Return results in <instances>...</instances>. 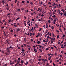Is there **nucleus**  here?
I'll return each instance as SVG.
<instances>
[{
	"mask_svg": "<svg viewBox=\"0 0 66 66\" xmlns=\"http://www.w3.org/2000/svg\"><path fill=\"white\" fill-rule=\"evenodd\" d=\"M30 22V20H28V22H27V23H29Z\"/></svg>",
	"mask_w": 66,
	"mask_h": 66,
	"instance_id": "nucleus-56",
	"label": "nucleus"
},
{
	"mask_svg": "<svg viewBox=\"0 0 66 66\" xmlns=\"http://www.w3.org/2000/svg\"><path fill=\"white\" fill-rule=\"evenodd\" d=\"M53 66H55V64L54 63H53Z\"/></svg>",
	"mask_w": 66,
	"mask_h": 66,
	"instance_id": "nucleus-63",
	"label": "nucleus"
},
{
	"mask_svg": "<svg viewBox=\"0 0 66 66\" xmlns=\"http://www.w3.org/2000/svg\"><path fill=\"white\" fill-rule=\"evenodd\" d=\"M32 21H34V19H32Z\"/></svg>",
	"mask_w": 66,
	"mask_h": 66,
	"instance_id": "nucleus-55",
	"label": "nucleus"
},
{
	"mask_svg": "<svg viewBox=\"0 0 66 66\" xmlns=\"http://www.w3.org/2000/svg\"><path fill=\"white\" fill-rule=\"evenodd\" d=\"M56 17V16H55V15H53L52 16V18H53V17Z\"/></svg>",
	"mask_w": 66,
	"mask_h": 66,
	"instance_id": "nucleus-20",
	"label": "nucleus"
},
{
	"mask_svg": "<svg viewBox=\"0 0 66 66\" xmlns=\"http://www.w3.org/2000/svg\"><path fill=\"white\" fill-rule=\"evenodd\" d=\"M6 22H5V23H4V24H5V26H6Z\"/></svg>",
	"mask_w": 66,
	"mask_h": 66,
	"instance_id": "nucleus-42",
	"label": "nucleus"
},
{
	"mask_svg": "<svg viewBox=\"0 0 66 66\" xmlns=\"http://www.w3.org/2000/svg\"><path fill=\"white\" fill-rule=\"evenodd\" d=\"M51 28H52V29L53 30L54 28V27H53V26H52V27Z\"/></svg>",
	"mask_w": 66,
	"mask_h": 66,
	"instance_id": "nucleus-36",
	"label": "nucleus"
},
{
	"mask_svg": "<svg viewBox=\"0 0 66 66\" xmlns=\"http://www.w3.org/2000/svg\"><path fill=\"white\" fill-rule=\"evenodd\" d=\"M14 37H16V36H17V35L16 34L14 35Z\"/></svg>",
	"mask_w": 66,
	"mask_h": 66,
	"instance_id": "nucleus-35",
	"label": "nucleus"
},
{
	"mask_svg": "<svg viewBox=\"0 0 66 66\" xmlns=\"http://www.w3.org/2000/svg\"><path fill=\"white\" fill-rule=\"evenodd\" d=\"M23 62L24 61L23 60H22L21 62V64H23Z\"/></svg>",
	"mask_w": 66,
	"mask_h": 66,
	"instance_id": "nucleus-9",
	"label": "nucleus"
},
{
	"mask_svg": "<svg viewBox=\"0 0 66 66\" xmlns=\"http://www.w3.org/2000/svg\"><path fill=\"white\" fill-rule=\"evenodd\" d=\"M42 60L43 61V63H44V64H45L46 63V61H45V60H44V59H42Z\"/></svg>",
	"mask_w": 66,
	"mask_h": 66,
	"instance_id": "nucleus-2",
	"label": "nucleus"
},
{
	"mask_svg": "<svg viewBox=\"0 0 66 66\" xmlns=\"http://www.w3.org/2000/svg\"><path fill=\"white\" fill-rule=\"evenodd\" d=\"M8 17L9 19H11V16H10V15H9L8 16Z\"/></svg>",
	"mask_w": 66,
	"mask_h": 66,
	"instance_id": "nucleus-33",
	"label": "nucleus"
},
{
	"mask_svg": "<svg viewBox=\"0 0 66 66\" xmlns=\"http://www.w3.org/2000/svg\"><path fill=\"white\" fill-rule=\"evenodd\" d=\"M5 21L4 20H2L3 22H5Z\"/></svg>",
	"mask_w": 66,
	"mask_h": 66,
	"instance_id": "nucleus-37",
	"label": "nucleus"
},
{
	"mask_svg": "<svg viewBox=\"0 0 66 66\" xmlns=\"http://www.w3.org/2000/svg\"><path fill=\"white\" fill-rule=\"evenodd\" d=\"M16 5L17 6H19V4L18 3L16 4Z\"/></svg>",
	"mask_w": 66,
	"mask_h": 66,
	"instance_id": "nucleus-38",
	"label": "nucleus"
},
{
	"mask_svg": "<svg viewBox=\"0 0 66 66\" xmlns=\"http://www.w3.org/2000/svg\"><path fill=\"white\" fill-rule=\"evenodd\" d=\"M56 12V10H55L54 11V12H53V13H54V12H55H55Z\"/></svg>",
	"mask_w": 66,
	"mask_h": 66,
	"instance_id": "nucleus-46",
	"label": "nucleus"
},
{
	"mask_svg": "<svg viewBox=\"0 0 66 66\" xmlns=\"http://www.w3.org/2000/svg\"><path fill=\"white\" fill-rule=\"evenodd\" d=\"M4 27H5L4 26L3 27H1V28H2V29H3V28H4Z\"/></svg>",
	"mask_w": 66,
	"mask_h": 66,
	"instance_id": "nucleus-52",
	"label": "nucleus"
},
{
	"mask_svg": "<svg viewBox=\"0 0 66 66\" xmlns=\"http://www.w3.org/2000/svg\"><path fill=\"white\" fill-rule=\"evenodd\" d=\"M64 65H66V63L65 62L64 63Z\"/></svg>",
	"mask_w": 66,
	"mask_h": 66,
	"instance_id": "nucleus-64",
	"label": "nucleus"
},
{
	"mask_svg": "<svg viewBox=\"0 0 66 66\" xmlns=\"http://www.w3.org/2000/svg\"><path fill=\"white\" fill-rule=\"evenodd\" d=\"M24 18L25 19H27V17H26L25 16H24Z\"/></svg>",
	"mask_w": 66,
	"mask_h": 66,
	"instance_id": "nucleus-30",
	"label": "nucleus"
},
{
	"mask_svg": "<svg viewBox=\"0 0 66 66\" xmlns=\"http://www.w3.org/2000/svg\"><path fill=\"white\" fill-rule=\"evenodd\" d=\"M24 41H26V38H24V40H23Z\"/></svg>",
	"mask_w": 66,
	"mask_h": 66,
	"instance_id": "nucleus-48",
	"label": "nucleus"
},
{
	"mask_svg": "<svg viewBox=\"0 0 66 66\" xmlns=\"http://www.w3.org/2000/svg\"><path fill=\"white\" fill-rule=\"evenodd\" d=\"M60 14L61 15H63V13L61 12L60 13Z\"/></svg>",
	"mask_w": 66,
	"mask_h": 66,
	"instance_id": "nucleus-60",
	"label": "nucleus"
},
{
	"mask_svg": "<svg viewBox=\"0 0 66 66\" xmlns=\"http://www.w3.org/2000/svg\"><path fill=\"white\" fill-rule=\"evenodd\" d=\"M46 28H48V24L46 23Z\"/></svg>",
	"mask_w": 66,
	"mask_h": 66,
	"instance_id": "nucleus-7",
	"label": "nucleus"
},
{
	"mask_svg": "<svg viewBox=\"0 0 66 66\" xmlns=\"http://www.w3.org/2000/svg\"><path fill=\"white\" fill-rule=\"evenodd\" d=\"M59 37H60V36L59 35H58L57 36V39H58V38H59Z\"/></svg>",
	"mask_w": 66,
	"mask_h": 66,
	"instance_id": "nucleus-27",
	"label": "nucleus"
},
{
	"mask_svg": "<svg viewBox=\"0 0 66 66\" xmlns=\"http://www.w3.org/2000/svg\"><path fill=\"white\" fill-rule=\"evenodd\" d=\"M48 4L49 5H51V2H49L48 3Z\"/></svg>",
	"mask_w": 66,
	"mask_h": 66,
	"instance_id": "nucleus-22",
	"label": "nucleus"
},
{
	"mask_svg": "<svg viewBox=\"0 0 66 66\" xmlns=\"http://www.w3.org/2000/svg\"><path fill=\"white\" fill-rule=\"evenodd\" d=\"M63 14L64 15H65L66 14V12H63Z\"/></svg>",
	"mask_w": 66,
	"mask_h": 66,
	"instance_id": "nucleus-25",
	"label": "nucleus"
},
{
	"mask_svg": "<svg viewBox=\"0 0 66 66\" xmlns=\"http://www.w3.org/2000/svg\"><path fill=\"white\" fill-rule=\"evenodd\" d=\"M40 15H41V13H40L38 14V15L39 16H40Z\"/></svg>",
	"mask_w": 66,
	"mask_h": 66,
	"instance_id": "nucleus-23",
	"label": "nucleus"
},
{
	"mask_svg": "<svg viewBox=\"0 0 66 66\" xmlns=\"http://www.w3.org/2000/svg\"><path fill=\"white\" fill-rule=\"evenodd\" d=\"M2 3H5V0H3L2 1Z\"/></svg>",
	"mask_w": 66,
	"mask_h": 66,
	"instance_id": "nucleus-14",
	"label": "nucleus"
},
{
	"mask_svg": "<svg viewBox=\"0 0 66 66\" xmlns=\"http://www.w3.org/2000/svg\"><path fill=\"white\" fill-rule=\"evenodd\" d=\"M1 52L2 53H3L4 52V51L3 50L1 51Z\"/></svg>",
	"mask_w": 66,
	"mask_h": 66,
	"instance_id": "nucleus-26",
	"label": "nucleus"
},
{
	"mask_svg": "<svg viewBox=\"0 0 66 66\" xmlns=\"http://www.w3.org/2000/svg\"><path fill=\"white\" fill-rule=\"evenodd\" d=\"M30 36H32V33L30 32Z\"/></svg>",
	"mask_w": 66,
	"mask_h": 66,
	"instance_id": "nucleus-34",
	"label": "nucleus"
},
{
	"mask_svg": "<svg viewBox=\"0 0 66 66\" xmlns=\"http://www.w3.org/2000/svg\"><path fill=\"white\" fill-rule=\"evenodd\" d=\"M21 11V10H20V9H17V11H18V12H20V11Z\"/></svg>",
	"mask_w": 66,
	"mask_h": 66,
	"instance_id": "nucleus-8",
	"label": "nucleus"
},
{
	"mask_svg": "<svg viewBox=\"0 0 66 66\" xmlns=\"http://www.w3.org/2000/svg\"><path fill=\"white\" fill-rule=\"evenodd\" d=\"M34 51H35L36 50V48H34Z\"/></svg>",
	"mask_w": 66,
	"mask_h": 66,
	"instance_id": "nucleus-57",
	"label": "nucleus"
},
{
	"mask_svg": "<svg viewBox=\"0 0 66 66\" xmlns=\"http://www.w3.org/2000/svg\"><path fill=\"white\" fill-rule=\"evenodd\" d=\"M55 37V35H54V34H53V37Z\"/></svg>",
	"mask_w": 66,
	"mask_h": 66,
	"instance_id": "nucleus-47",
	"label": "nucleus"
},
{
	"mask_svg": "<svg viewBox=\"0 0 66 66\" xmlns=\"http://www.w3.org/2000/svg\"><path fill=\"white\" fill-rule=\"evenodd\" d=\"M42 10H43L42 9H41L40 10L39 12H42Z\"/></svg>",
	"mask_w": 66,
	"mask_h": 66,
	"instance_id": "nucleus-28",
	"label": "nucleus"
},
{
	"mask_svg": "<svg viewBox=\"0 0 66 66\" xmlns=\"http://www.w3.org/2000/svg\"><path fill=\"white\" fill-rule=\"evenodd\" d=\"M41 60V59H38V61H39V62H40Z\"/></svg>",
	"mask_w": 66,
	"mask_h": 66,
	"instance_id": "nucleus-58",
	"label": "nucleus"
},
{
	"mask_svg": "<svg viewBox=\"0 0 66 66\" xmlns=\"http://www.w3.org/2000/svg\"><path fill=\"white\" fill-rule=\"evenodd\" d=\"M49 38V36H48L47 37V39H48Z\"/></svg>",
	"mask_w": 66,
	"mask_h": 66,
	"instance_id": "nucleus-54",
	"label": "nucleus"
},
{
	"mask_svg": "<svg viewBox=\"0 0 66 66\" xmlns=\"http://www.w3.org/2000/svg\"><path fill=\"white\" fill-rule=\"evenodd\" d=\"M9 53H7L6 52L5 53V54L6 55H9Z\"/></svg>",
	"mask_w": 66,
	"mask_h": 66,
	"instance_id": "nucleus-12",
	"label": "nucleus"
},
{
	"mask_svg": "<svg viewBox=\"0 0 66 66\" xmlns=\"http://www.w3.org/2000/svg\"><path fill=\"white\" fill-rule=\"evenodd\" d=\"M10 50H11V49L9 47H7L6 48V50L7 52H9V53H10Z\"/></svg>",
	"mask_w": 66,
	"mask_h": 66,
	"instance_id": "nucleus-1",
	"label": "nucleus"
},
{
	"mask_svg": "<svg viewBox=\"0 0 66 66\" xmlns=\"http://www.w3.org/2000/svg\"><path fill=\"white\" fill-rule=\"evenodd\" d=\"M48 22H49V23H50V20H48Z\"/></svg>",
	"mask_w": 66,
	"mask_h": 66,
	"instance_id": "nucleus-44",
	"label": "nucleus"
},
{
	"mask_svg": "<svg viewBox=\"0 0 66 66\" xmlns=\"http://www.w3.org/2000/svg\"><path fill=\"white\" fill-rule=\"evenodd\" d=\"M43 42H45V43H46V39H45V40H43Z\"/></svg>",
	"mask_w": 66,
	"mask_h": 66,
	"instance_id": "nucleus-39",
	"label": "nucleus"
},
{
	"mask_svg": "<svg viewBox=\"0 0 66 66\" xmlns=\"http://www.w3.org/2000/svg\"><path fill=\"white\" fill-rule=\"evenodd\" d=\"M13 30L12 29L11 30V32H12V33H13Z\"/></svg>",
	"mask_w": 66,
	"mask_h": 66,
	"instance_id": "nucleus-49",
	"label": "nucleus"
},
{
	"mask_svg": "<svg viewBox=\"0 0 66 66\" xmlns=\"http://www.w3.org/2000/svg\"><path fill=\"white\" fill-rule=\"evenodd\" d=\"M6 42H7V43H9V41L7 40H6Z\"/></svg>",
	"mask_w": 66,
	"mask_h": 66,
	"instance_id": "nucleus-43",
	"label": "nucleus"
},
{
	"mask_svg": "<svg viewBox=\"0 0 66 66\" xmlns=\"http://www.w3.org/2000/svg\"><path fill=\"white\" fill-rule=\"evenodd\" d=\"M48 49H49V48H47L46 49V51L48 50Z\"/></svg>",
	"mask_w": 66,
	"mask_h": 66,
	"instance_id": "nucleus-61",
	"label": "nucleus"
},
{
	"mask_svg": "<svg viewBox=\"0 0 66 66\" xmlns=\"http://www.w3.org/2000/svg\"><path fill=\"white\" fill-rule=\"evenodd\" d=\"M35 26H36V27H38V25H37V24H35Z\"/></svg>",
	"mask_w": 66,
	"mask_h": 66,
	"instance_id": "nucleus-16",
	"label": "nucleus"
},
{
	"mask_svg": "<svg viewBox=\"0 0 66 66\" xmlns=\"http://www.w3.org/2000/svg\"><path fill=\"white\" fill-rule=\"evenodd\" d=\"M20 60H21V59H20V58H19L18 59V60H19V61H20Z\"/></svg>",
	"mask_w": 66,
	"mask_h": 66,
	"instance_id": "nucleus-59",
	"label": "nucleus"
},
{
	"mask_svg": "<svg viewBox=\"0 0 66 66\" xmlns=\"http://www.w3.org/2000/svg\"><path fill=\"white\" fill-rule=\"evenodd\" d=\"M58 12H59V13H61V12L60 11V10H59L58 11Z\"/></svg>",
	"mask_w": 66,
	"mask_h": 66,
	"instance_id": "nucleus-62",
	"label": "nucleus"
},
{
	"mask_svg": "<svg viewBox=\"0 0 66 66\" xmlns=\"http://www.w3.org/2000/svg\"><path fill=\"white\" fill-rule=\"evenodd\" d=\"M55 38H54L53 39V41H54H54H55Z\"/></svg>",
	"mask_w": 66,
	"mask_h": 66,
	"instance_id": "nucleus-45",
	"label": "nucleus"
},
{
	"mask_svg": "<svg viewBox=\"0 0 66 66\" xmlns=\"http://www.w3.org/2000/svg\"><path fill=\"white\" fill-rule=\"evenodd\" d=\"M9 22H8V23H10V22H11V20H9Z\"/></svg>",
	"mask_w": 66,
	"mask_h": 66,
	"instance_id": "nucleus-29",
	"label": "nucleus"
},
{
	"mask_svg": "<svg viewBox=\"0 0 66 66\" xmlns=\"http://www.w3.org/2000/svg\"><path fill=\"white\" fill-rule=\"evenodd\" d=\"M33 30V27H32V28L30 29V31H31Z\"/></svg>",
	"mask_w": 66,
	"mask_h": 66,
	"instance_id": "nucleus-10",
	"label": "nucleus"
},
{
	"mask_svg": "<svg viewBox=\"0 0 66 66\" xmlns=\"http://www.w3.org/2000/svg\"><path fill=\"white\" fill-rule=\"evenodd\" d=\"M37 44H40V42L39 41H38L37 42Z\"/></svg>",
	"mask_w": 66,
	"mask_h": 66,
	"instance_id": "nucleus-18",
	"label": "nucleus"
},
{
	"mask_svg": "<svg viewBox=\"0 0 66 66\" xmlns=\"http://www.w3.org/2000/svg\"><path fill=\"white\" fill-rule=\"evenodd\" d=\"M10 48H11V49H13L14 47H12V46H10V47H9Z\"/></svg>",
	"mask_w": 66,
	"mask_h": 66,
	"instance_id": "nucleus-6",
	"label": "nucleus"
},
{
	"mask_svg": "<svg viewBox=\"0 0 66 66\" xmlns=\"http://www.w3.org/2000/svg\"><path fill=\"white\" fill-rule=\"evenodd\" d=\"M21 10H22V11H23V10H24V9H23V8H21Z\"/></svg>",
	"mask_w": 66,
	"mask_h": 66,
	"instance_id": "nucleus-50",
	"label": "nucleus"
},
{
	"mask_svg": "<svg viewBox=\"0 0 66 66\" xmlns=\"http://www.w3.org/2000/svg\"><path fill=\"white\" fill-rule=\"evenodd\" d=\"M40 10V8H38V10H37V11H39Z\"/></svg>",
	"mask_w": 66,
	"mask_h": 66,
	"instance_id": "nucleus-19",
	"label": "nucleus"
},
{
	"mask_svg": "<svg viewBox=\"0 0 66 66\" xmlns=\"http://www.w3.org/2000/svg\"><path fill=\"white\" fill-rule=\"evenodd\" d=\"M52 56H50V57H48V60L49 61H50V59H52Z\"/></svg>",
	"mask_w": 66,
	"mask_h": 66,
	"instance_id": "nucleus-5",
	"label": "nucleus"
},
{
	"mask_svg": "<svg viewBox=\"0 0 66 66\" xmlns=\"http://www.w3.org/2000/svg\"><path fill=\"white\" fill-rule=\"evenodd\" d=\"M14 64V62H11L10 64V65H12V64Z\"/></svg>",
	"mask_w": 66,
	"mask_h": 66,
	"instance_id": "nucleus-31",
	"label": "nucleus"
},
{
	"mask_svg": "<svg viewBox=\"0 0 66 66\" xmlns=\"http://www.w3.org/2000/svg\"><path fill=\"white\" fill-rule=\"evenodd\" d=\"M56 5V6H57V7H58L59 6H58V5L56 4L55 3H54V5Z\"/></svg>",
	"mask_w": 66,
	"mask_h": 66,
	"instance_id": "nucleus-11",
	"label": "nucleus"
},
{
	"mask_svg": "<svg viewBox=\"0 0 66 66\" xmlns=\"http://www.w3.org/2000/svg\"><path fill=\"white\" fill-rule=\"evenodd\" d=\"M44 14H42L41 15V16H42V17H44Z\"/></svg>",
	"mask_w": 66,
	"mask_h": 66,
	"instance_id": "nucleus-40",
	"label": "nucleus"
},
{
	"mask_svg": "<svg viewBox=\"0 0 66 66\" xmlns=\"http://www.w3.org/2000/svg\"><path fill=\"white\" fill-rule=\"evenodd\" d=\"M61 11H62V12H65V10H63V9H62L61 10Z\"/></svg>",
	"mask_w": 66,
	"mask_h": 66,
	"instance_id": "nucleus-17",
	"label": "nucleus"
},
{
	"mask_svg": "<svg viewBox=\"0 0 66 66\" xmlns=\"http://www.w3.org/2000/svg\"><path fill=\"white\" fill-rule=\"evenodd\" d=\"M9 9H10V7H7V11H9Z\"/></svg>",
	"mask_w": 66,
	"mask_h": 66,
	"instance_id": "nucleus-13",
	"label": "nucleus"
},
{
	"mask_svg": "<svg viewBox=\"0 0 66 66\" xmlns=\"http://www.w3.org/2000/svg\"><path fill=\"white\" fill-rule=\"evenodd\" d=\"M4 36H6V34L5 33V32H4Z\"/></svg>",
	"mask_w": 66,
	"mask_h": 66,
	"instance_id": "nucleus-41",
	"label": "nucleus"
},
{
	"mask_svg": "<svg viewBox=\"0 0 66 66\" xmlns=\"http://www.w3.org/2000/svg\"><path fill=\"white\" fill-rule=\"evenodd\" d=\"M42 30V28H40L39 30H38L39 32H40V31H41Z\"/></svg>",
	"mask_w": 66,
	"mask_h": 66,
	"instance_id": "nucleus-24",
	"label": "nucleus"
},
{
	"mask_svg": "<svg viewBox=\"0 0 66 66\" xmlns=\"http://www.w3.org/2000/svg\"><path fill=\"white\" fill-rule=\"evenodd\" d=\"M61 52L63 54L64 53V52L63 51H62Z\"/></svg>",
	"mask_w": 66,
	"mask_h": 66,
	"instance_id": "nucleus-51",
	"label": "nucleus"
},
{
	"mask_svg": "<svg viewBox=\"0 0 66 66\" xmlns=\"http://www.w3.org/2000/svg\"><path fill=\"white\" fill-rule=\"evenodd\" d=\"M16 32H19L20 31V29L19 28H18L17 29H16Z\"/></svg>",
	"mask_w": 66,
	"mask_h": 66,
	"instance_id": "nucleus-3",
	"label": "nucleus"
},
{
	"mask_svg": "<svg viewBox=\"0 0 66 66\" xmlns=\"http://www.w3.org/2000/svg\"><path fill=\"white\" fill-rule=\"evenodd\" d=\"M7 64H6L4 65V66H7Z\"/></svg>",
	"mask_w": 66,
	"mask_h": 66,
	"instance_id": "nucleus-53",
	"label": "nucleus"
},
{
	"mask_svg": "<svg viewBox=\"0 0 66 66\" xmlns=\"http://www.w3.org/2000/svg\"><path fill=\"white\" fill-rule=\"evenodd\" d=\"M19 19V17H18V18L16 19V21H17V20H18Z\"/></svg>",
	"mask_w": 66,
	"mask_h": 66,
	"instance_id": "nucleus-32",
	"label": "nucleus"
},
{
	"mask_svg": "<svg viewBox=\"0 0 66 66\" xmlns=\"http://www.w3.org/2000/svg\"><path fill=\"white\" fill-rule=\"evenodd\" d=\"M54 3H55L54 2L53 3V4L52 5H53V6H55V5H54Z\"/></svg>",
	"mask_w": 66,
	"mask_h": 66,
	"instance_id": "nucleus-21",
	"label": "nucleus"
},
{
	"mask_svg": "<svg viewBox=\"0 0 66 66\" xmlns=\"http://www.w3.org/2000/svg\"><path fill=\"white\" fill-rule=\"evenodd\" d=\"M56 20L55 19H54V20L53 21L54 22V24H55V22H56Z\"/></svg>",
	"mask_w": 66,
	"mask_h": 66,
	"instance_id": "nucleus-4",
	"label": "nucleus"
},
{
	"mask_svg": "<svg viewBox=\"0 0 66 66\" xmlns=\"http://www.w3.org/2000/svg\"><path fill=\"white\" fill-rule=\"evenodd\" d=\"M11 5V6H12V7H13V6H14V4H12Z\"/></svg>",
	"mask_w": 66,
	"mask_h": 66,
	"instance_id": "nucleus-15",
	"label": "nucleus"
}]
</instances>
